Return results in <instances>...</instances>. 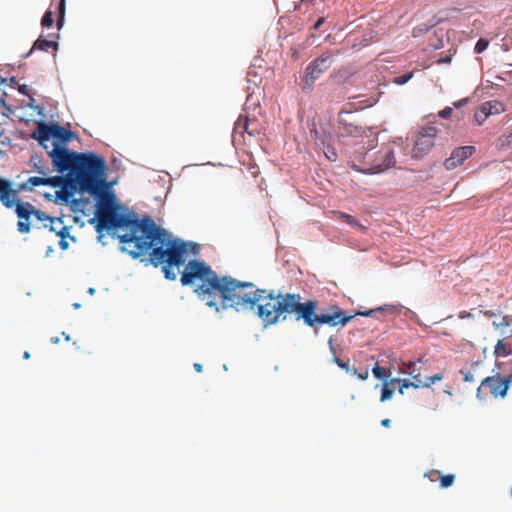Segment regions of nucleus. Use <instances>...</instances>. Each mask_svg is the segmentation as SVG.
Instances as JSON below:
<instances>
[{"instance_id": "obj_1", "label": "nucleus", "mask_w": 512, "mask_h": 512, "mask_svg": "<svg viewBox=\"0 0 512 512\" xmlns=\"http://www.w3.org/2000/svg\"><path fill=\"white\" fill-rule=\"evenodd\" d=\"M108 188L106 176H103L100 178L98 189L95 192H88L97 197V230L124 229V233L118 236L120 243L123 244V250L134 259L148 254L152 265H162L166 279L175 280L177 273L174 268L179 271L188 255H197L198 245L173 237L148 215L138 219L135 213H119L115 195Z\"/></svg>"}, {"instance_id": "obj_2", "label": "nucleus", "mask_w": 512, "mask_h": 512, "mask_svg": "<svg viewBox=\"0 0 512 512\" xmlns=\"http://www.w3.org/2000/svg\"><path fill=\"white\" fill-rule=\"evenodd\" d=\"M318 302L307 300L301 303V296L294 293L277 294L258 289V317L262 318L266 325L274 324L282 314H296V319L303 322L317 332L319 325L329 326L346 325L352 318L360 316H375L382 312V307L356 312L354 315H346L338 306H331L326 313L316 314Z\"/></svg>"}, {"instance_id": "obj_3", "label": "nucleus", "mask_w": 512, "mask_h": 512, "mask_svg": "<svg viewBox=\"0 0 512 512\" xmlns=\"http://www.w3.org/2000/svg\"><path fill=\"white\" fill-rule=\"evenodd\" d=\"M52 149L47 150L56 171L69 173L74 177L82 192H95L100 178L106 176L105 159L92 152L78 153L53 142Z\"/></svg>"}, {"instance_id": "obj_4", "label": "nucleus", "mask_w": 512, "mask_h": 512, "mask_svg": "<svg viewBox=\"0 0 512 512\" xmlns=\"http://www.w3.org/2000/svg\"><path fill=\"white\" fill-rule=\"evenodd\" d=\"M221 277H218L215 271L200 260H189L181 273V284L183 286L192 285L194 286V292L205 304L209 307L215 305L213 300V294L219 289L227 290V283L219 282Z\"/></svg>"}, {"instance_id": "obj_5", "label": "nucleus", "mask_w": 512, "mask_h": 512, "mask_svg": "<svg viewBox=\"0 0 512 512\" xmlns=\"http://www.w3.org/2000/svg\"><path fill=\"white\" fill-rule=\"evenodd\" d=\"M220 285L223 282L227 283V290L219 289L213 294V300L215 305L212 307L216 311L223 309L234 308L236 311H250L253 310L256 304V293L246 292V288H253V284L250 282H239L235 279L225 276L221 277Z\"/></svg>"}, {"instance_id": "obj_6", "label": "nucleus", "mask_w": 512, "mask_h": 512, "mask_svg": "<svg viewBox=\"0 0 512 512\" xmlns=\"http://www.w3.org/2000/svg\"><path fill=\"white\" fill-rule=\"evenodd\" d=\"M64 178L62 176L52 177H29L24 183L18 185L17 189L12 188L10 181L0 178V202L6 208H13L16 197L21 191H32L37 186L58 187L62 185Z\"/></svg>"}, {"instance_id": "obj_7", "label": "nucleus", "mask_w": 512, "mask_h": 512, "mask_svg": "<svg viewBox=\"0 0 512 512\" xmlns=\"http://www.w3.org/2000/svg\"><path fill=\"white\" fill-rule=\"evenodd\" d=\"M334 62V54L331 51H326L311 62L305 69L304 75L301 80V89L305 93L313 90L314 84L320 76L325 73Z\"/></svg>"}, {"instance_id": "obj_8", "label": "nucleus", "mask_w": 512, "mask_h": 512, "mask_svg": "<svg viewBox=\"0 0 512 512\" xmlns=\"http://www.w3.org/2000/svg\"><path fill=\"white\" fill-rule=\"evenodd\" d=\"M72 137V132L56 123H44L40 122L37 127V131L33 132L32 138L38 140L39 144L48 150L46 144L51 138L56 139V143H66Z\"/></svg>"}, {"instance_id": "obj_9", "label": "nucleus", "mask_w": 512, "mask_h": 512, "mask_svg": "<svg viewBox=\"0 0 512 512\" xmlns=\"http://www.w3.org/2000/svg\"><path fill=\"white\" fill-rule=\"evenodd\" d=\"M396 163L395 154L392 148L383 147L380 149L373 160L368 163V166L360 169L359 171L366 174H377L394 167Z\"/></svg>"}, {"instance_id": "obj_10", "label": "nucleus", "mask_w": 512, "mask_h": 512, "mask_svg": "<svg viewBox=\"0 0 512 512\" xmlns=\"http://www.w3.org/2000/svg\"><path fill=\"white\" fill-rule=\"evenodd\" d=\"M438 130L434 126L423 128L416 136L412 154L414 158H422L427 155L434 146V140Z\"/></svg>"}, {"instance_id": "obj_11", "label": "nucleus", "mask_w": 512, "mask_h": 512, "mask_svg": "<svg viewBox=\"0 0 512 512\" xmlns=\"http://www.w3.org/2000/svg\"><path fill=\"white\" fill-rule=\"evenodd\" d=\"M510 383L511 381L508 377L502 379L499 374L497 376L486 377L481 381V384L477 389V396L480 397L483 389H489V392L492 396L504 397L507 394Z\"/></svg>"}, {"instance_id": "obj_12", "label": "nucleus", "mask_w": 512, "mask_h": 512, "mask_svg": "<svg viewBox=\"0 0 512 512\" xmlns=\"http://www.w3.org/2000/svg\"><path fill=\"white\" fill-rule=\"evenodd\" d=\"M14 207L15 213L19 218V221L17 223L18 231L20 233H29L31 229L29 219L33 215L34 205H32L29 202L21 201L17 196Z\"/></svg>"}, {"instance_id": "obj_13", "label": "nucleus", "mask_w": 512, "mask_h": 512, "mask_svg": "<svg viewBox=\"0 0 512 512\" xmlns=\"http://www.w3.org/2000/svg\"><path fill=\"white\" fill-rule=\"evenodd\" d=\"M249 119L240 116L235 123L233 131V142L243 141V145L250 148L253 145L254 130L249 128Z\"/></svg>"}, {"instance_id": "obj_14", "label": "nucleus", "mask_w": 512, "mask_h": 512, "mask_svg": "<svg viewBox=\"0 0 512 512\" xmlns=\"http://www.w3.org/2000/svg\"><path fill=\"white\" fill-rule=\"evenodd\" d=\"M475 152L474 146H462L454 149L449 158L444 161L447 170H453L464 163Z\"/></svg>"}, {"instance_id": "obj_15", "label": "nucleus", "mask_w": 512, "mask_h": 512, "mask_svg": "<svg viewBox=\"0 0 512 512\" xmlns=\"http://www.w3.org/2000/svg\"><path fill=\"white\" fill-rule=\"evenodd\" d=\"M45 227H48L51 232H55L57 236L60 238L69 237V227L63 224L61 218L52 217L49 221V225L45 224Z\"/></svg>"}, {"instance_id": "obj_16", "label": "nucleus", "mask_w": 512, "mask_h": 512, "mask_svg": "<svg viewBox=\"0 0 512 512\" xmlns=\"http://www.w3.org/2000/svg\"><path fill=\"white\" fill-rule=\"evenodd\" d=\"M49 49H53V51L56 52L58 50V43L56 41L47 40V39H43L40 37L34 42L32 48L25 55V57L30 56L34 50H41V51L48 52Z\"/></svg>"}, {"instance_id": "obj_17", "label": "nucleus", "mask_w": 512, "mask_h": 512, "mask_svg": "<svg viewBox=\"0 0 512 512\" xmlns=\"http://www.w3.org/2000/svg\"><path fill=\"white\" fill-rule=\"evenodd\" d=\"M491 115V105L489 103H483L480 108L474 114V120L478 125L484 123V121Z\"/></svg>"}, {"instance_id": "obj_18", "label": "nucleus", "mask_w": 512, "mask_h": 512, "mask_svg": "<svg viewBox=\"0 0 512 512\" xmlns=\"http://www.w3.org/2000/svg\"><path fill=\"white\" fill-rule=\"evenodd\" d=\"M512 354V350L509 349L508 345L503 340H498L495 345L494 355L496 358L507 356Z\"/></svg>"}, {"instance_id": "obj_19", "label": "nucleus", "mask_w": 512, "mask_h": 512, "mask_svg": "<svg viewBox=\"0 0 512 512\" xmlns=\"http://www.w3.org/2000/svg\"><path fill=\"white\" fill-rule=\"evenodd\" d=\"M442 488H449L454 484L455 475L447 474L439 477Z\"/></svg>"}, {"instance_id": "obj_20", "label": "nucleus", "mask_w": 512, "mask_h": 512, "mask_svg": "<svg viewBox=\"0 0 512 512\" xmlns=\"http://www.w3.org/2000/svg\"><path fill=\"white\" fill-rule=\"evenodd\" d=\"M486 103H489L491 105V115L500 114L504 111V106L499 101L493 100L487 101Z\"/></svg>"}, {"instance_id": "obj_21", "label": "nucleus", "mask_w": 512, "mask_h": 512, "mask_svg": "<svg viewBox=\"0 0 512 512\" xmlns=\"http://www.w3.org/2000/svg\"><path fill=\"white\" fill-rule=\"evenodd\" d=\"M393 395V390L389 388L388 383L385 382L382 386L380 401L385 402L389 400Z\"/></svg>"}, {"instance_id": "obj_22", "label": "nucleus", "mask_w": 512, "mask_h": 512, "mask_svg": "<svg viewBox=\"0 0 512 512\" xmlns=\"http://www.w3.org/2000/svg\"><path fill=\"white\" fill-rule=\"evenodd\" d=\"M512 145V133L502 135L498 138V146L504 148Z\"/></svg>"}, {"instance_id": "obj_23", "label": "nucleus", "mask_w": 512, "mask_h": 512, "mask_svg": "<svg viewBox=\"0 0 512 512\" xmlns=\"http://www.w3.org/2000/svg\"><path fill=\"white\" fill-rule=\"evenodd\" d=\"M54 19L51 11H46L42 17L41 25L43 27H51L53 25Z\"/></svg>"}, {"instance_id": "obj_24", "label": "nucleus", "mask_w": 512, "mask_h": 512, "mask_svg": "<svg viewBox=\"0 0 512 512\" xmlns=\"http://www.w3.org/2000/svg\"><path fill=\"white\" fill-rule=\"evenodd\" d=\"M88 201L84 199H76L71 203V207L73 211H83L84 207L87 205Z\"/></svg>"}, {"instance_id": "obj_25", "label": "nucleus", "mask_w": 512, "mask_h": 512, "mask_svg": "<svg viewBox=\"0 0 512 512\" xmlns=\"http://www.w3.org/2000/svg\"><path fill=\"white\" fill-rule=\"evenodd\" d=\"M489 45V41L487 39H484V38H480L477 42H476V45H475V48H474V51L476 53H482L483 51H485L487 49Z\"/></svg>"}, {"instance_id": "obj_26", "label": "nucleus", "mask_w": 512, "mask_h": 512, "mask_svg": "<svg viewBox=\"0 0 512 512\" xmlns=\"http://www.w3.org/2000/svg\"><path fill=\"white\" fill-rule=\"evenodd\" d=\"M373 375L378 379H386L387 373L385 368L380 367L378 364H376L372 369Z\"/></svg>"}, {"instance_id": "obj_27", "label": "nucleus", "mask_w": 512, "mask_h": 512, "mask_svg": "<svg viewBox=\"0 0 512 512\" xmlns=\"http://www.w3.org/2000/svg\"><path fill=\"white\" fill-rule=\"evenodd\" d=\"M413 77V72H409L407 74L395 77L393 82L397 85L406 84Z\"/></svg>"}, {"instance_id": "obj_28", "label": "nucleus", "mask_w": 512, "mask_h": 512, "mask_svg": "<svg viewBox=\"0 0 512 512\" xmlns=\"http://www.w3.org/2000/svg\"><path fill=\"white\" fill-rule=\"evenodd\" d=\"M413 380L414 381H410L413 388L424 387V380L421 378L420 371H417V374H413Z\"/></svg>"}, {"instance_id": "obj_29", "label": "nucleus", "mask_w": 512, "mask_h": 512, "mask_svg": "<svg viewBox=\"0 0 512 512\" xmlns=\"http://www.w3.org/2000/svg\"><path fill=\"white\" fill-rule=\"evenodd\" d=\"M64 13H65V0H60V3H59V19L57 21L58 28H60L63 25Z\"/></svg>"}, {"instance_id": "obj_30", "label": "nucleus", "mask_w": 512, "mask_h": 512, "mask_svg": "<svg viewBox=\"0 0 512 512\" xmlns=\"http://www.w3.org/2000/svg\"><path fill=\"white\" fill-rule=\"evenodd\" d=\"M33 216H35L36 219L41 222L50 221V219L52 218V217L46 215L43 211L36 209L35 207H34Z\"/></svg>"}, {"instance_id": "obj_31", "label": "nucleus", "mask_w": 512, "mask_h": 512, "mask_svg": "<svg viewBox=\"0 0 512 512\" xmlns=\"http://www.w3.org/2000/svg\"><path fill=\"white\" fill-rule=\"evenodd\" d=\"M461 375L463 376L464 382H474V374L470 370H467L465 368L460 370Z\"/></svg>"}, {"instance_id": "obj_32", "label": "nucleus", "mask_w": 512, "mask_h": 512, "mask_svg": "<svg viewBox=\"0 0 512 512\" xmlns=\"http://www.w3.org/2000/svg\"><path fill=\"white\" fill-rule=\"evenodd\" d=\"M392 382H401V386L399 388L400 394H404V389L412 387L410 381L407 379H403V380L393 379Z\"/></svg>"}, {"instance_id": "obj_33", "label": "nucleus", "mask_w": 512, "mask_h": 512, "mask_svg": "<svg viewBox=\"0 0 512 512\" xmlns=\"http://www.w3.org/2000/svg\"><path fill=\"white\" fill-rule=\"evenodd\" d=\"M33 168L35 171H37L40 175H42V177H49L48 176V171L40 165V161L38 162H34L33 164Z\"/></svg>"}, {"instance_id": "obj_34", "label": "nucleus", "mask_w": 512, "mask_h": 512, "mask_svg": "<svg viewBox=\"0 0 512 512\" xmlns=\"http://www.w3.org/2000/svg\"><path fill=\"white\" fill-rule=\"evenodd\" d=\"M510 325V322L508 320V316H503L500 322H493V326L495 329H498L500 327H507Z\"/></svg>"}, {"instance_id": "obj_35", "label": "nucleus", "mask_w": 512, "mask_h": 512, "mask_svg": "<svg viewBox=\"0 0 512 512\" xmlns=\"http://www.w3.org/2000/svg\"><path fill=\"white\" fill-rule=\"evenodd\" d=\"M407 373L413 378V374H417V371H420L416 368L415 362H409L407 365Z\"/></svg>"}, {"instance_id": "obj_36", "label": "nucleus", "mask_w": 512, "mask_h": 512, "mask_svg": "<svg viewBox=\"0 0 512 512\" xmlns=\"http://www.w3.org/2000/svg\"><path fill=\"white\" fill-rule=\"evenodd\" d=\"M453 110L451 107H445L443 110L439 111V116L441 118H448L452 114Z\"/></svg>"}, {"instance_id": "obj_37", "label": "nucleus", "mask_w": 512, "mask_h": 512, "mask_svg": "<svg viewBox=\"0 0 512 512\" xmlns=\"http://www.w3.org/2000/svg\"><path fill=\"white\" fill-rule=\"evenodd\" d=\"M439 476V471L437 470H431L427 473H425V477H428L432 482L436 481Z\"/></svg>"}, {"instance_id": "obj_38", "label": "nucleus", "mask_w": 512, "mask_h": 512, "mask_svg": "<svg viewBox=\"0 0 512 512\" xmlns=\"http://www.w3.org/2000/svg\"><path fill=\"white\" fill-rule=\"evenodd\" d=\"M353 373L356 374L360 380H366L369 376V371L367 369L364 372L357 373V370L354 368Z\"/></svg>"}, {"instance_id": "obj_39", "label": "nucleus", "mask_w": 512, "mask_h": 512, "mask_svg": "<svg viewBox=\"0 0 512 512\" xmlns=\"http://www.w3.org/2000/svg\"><path fill=\"white\" fill-rule=\"evenodd\" d=\"M335 363L342 369H345L347 371H350L349 370V365L347 362H344L343 360H341L340 358H335Z\"/></svg>"}, {"instance_id": "obj_40", "label": "nucleus", "mask_w": 512, "mask_h": 512, "mask_svg": "<svg viewBox=\"0 0 512 512\" xmlns=\"http://www.w3.org/2000/svg\"><path fill=\"white\" fill-rule=\"evenodd\" d=\"M458 317L460 319H468V318H473V314L470 312H467V311H461V312H459Z\"/></svg>"}, {"instance_id": "obj_41", "label": "nucleus", "mask_w": 512, "mask_h": 512, "mask_svg": "<svg viewBox=\"0 0 512 512\" xmlns=\"http://www.w3.org/2000/svg\"><path fill=\"white\" fill-rule=\"evenodd\" d=\"M59 246L62 250L68 249L69 243L67 242L66 238H60Z\"/></svg>"}, {"instance_id": "obj_42", "label": "nucleus", "mask_w": 512, "mask_h": 512, "mask_svg": "<svg viewBox=\"0 0 512 512\" xmlns=\"http://www.w3.org/2000/svg\"><path fill=\"white\" fill-rule=\"evenodd\" d=\"M347 223L354 227H361L360 223L352 216H350V219H348Z\"/></svg>"}, {"instance_id": "obj_43", "label": "nucleus", "mask_w": 512, "mask_h": 512, "mask_svg": "<svg viewBox=\"0 0 512 512\" xmlns=\"http://www.w3.org/2000/svg\"><path fill=\"white\" fill-rule=\"evenodd\" d=\"M434 383H436L434 381V379L432 378V376H429L427 377L425 380H424V387L428 388L430 387L431 385H433Z\"/></svg>"}, {"instance_id": "obj_44", "label": "nucleus", "mask_w": 512, "mask_h": 512, "mask_svg": "<svg viewBox=\"0 0 512 512\" xmlns=\"http://www.w3.org/2000/svg\"><path fill=\"white\" fill-rule=\"evenodd\" d=\"M316 0H301L300 5H304L306 7L313 6Z\"/></svg>"}, {"instance_id": "obj_45", "label": "nucleus", "mask_w": 512, "mask_h": 512, "mask_svg": "<svg viewBox=\"0 0 512 512\" xmlns=\"http://www.w3.org/2000/svg\"><path fill=\"white\" fill-rule=\"evenodd\" d=\"M324 22H325V19H324L323 17L319 18V19L316 21V23L314 24L313 28H314L315 30L319 29V28L322 26V24H323Z\"/></svg>"}, {"instance_id": "obj_46", "label": "nucleus", "mask_w": 512, "mask_h": 512, "mask_svg": "<svg viewBox=\"0 0 512 512\" xmlns=\"http://www.w3.org/2000/svg\"><path fill=\"white\" fill-rule=\"evenodd\" d=\"M443 377L444 374L442 372L432 375V378L434 379L435 382L441 381Z\"/></svg>"}, {"instance_id": "obj_47", "label": "nucleus", "mask_w": 512, "mask_h": 512, "mask_svg": "<svg viewBox=\"0 0 512 512\" xmlns=\"http://www.w3.org/2000/svg\"><path fill=\"white\" fill-rule=\"evenodd\" d=\"M337 214L339 215L340 219H343L346 222L348 221V219H350V216H351V215H348V214L343 213V212H338Z\"/></svg>"}, {"instance_id": "obj_48", "label": "nucleus", "mask_w": 512, "mask_h": 512, "mask_svg": "<svg viewBox=\"0 0 512 512\" xmlns=\"http://www.w3.org/2000/svg\"><path fill=\"white\" fill-rule=\"evenodd\" d=\"M480 312L483 313V315L488 318L494 317L496 315L493 311H490V310L480 311Z\"/></svg>"}, {"instance_id": "obj_49", "label": "nucleus", "mask_w": 512, "mask_h": 512, "mask_svg": "<svg viewBox=\"0 0 512 512\" xmlns=\"http://www.w3.org/2000/svg\"><path fill=\"white\" fill-rule=\"evenodd\" d=\"M390 424H391V420H390V419H388V418L383 419V420L381 421V425H382L383 427L389 428V427H390Z\"/></svg>"}, {"instance_id": "obj_50", "label": "nucleus", "mask_w": 512, "mask_h": 512, "mask_svg": "<svg viewBox=\"0 0 512 512\" xmlns=\"http://www.w3.org/2000/svg\"><path fill=\"white\" fill-rule=\"evenodd\" d=\"M466 102H467V99H462V100H460V101L456 102V103L454 104V106H455V107H457V108H459V107H461V106H462L464 103H466Z\"/></svg>"}, {"instance_id": "obj_51", "label": "nucleus", "mask_w": 512, "mask_h": 512, "mask_svg": "<svg viewBox=\"0 0 512 512\" xmlns=\"http://www.w3.org/2000/svg\"><path fill=\"white\" fill-rule=\"evenodd\" d=\"M61 194H62V195H60V198H62V199H63V200H65V201L68 199V197H69V195H70V194H69L68 192H66V191H62V192H61Z\"/></svg>"}, {"instance_id": "obj_52", "label": "nucleus", "mask_w": 512, "mask_h": 512, "mask_svg": "<svg viewBox=\"0 0 512 512\" xmlns=\"http://www.w3.org/2000/svg\"><path fill=\"white\" fill-rule=\"evenodd\" d=\"M194 368L197 372H202V370H203V366L199 363H195Z\"/></svg>"}, {"instance_id": "obj_53", "label": "nucleus", "mask_w": 512, "mask_h": 512, "mask_svg": "<svg viewBox=\"0 0 512 512\" xmlns=\"http://www.w3.org/2000/svg\"><path fill=\"white\" fill-rule=\"evenodd\" d=\"M59 341H60V340H59V337H52V338H51V342H52L53 344H58V343H59Z\"/></svg>"}, {"instance_id": "obj_54", "label": "nucleus", "mask_w": 512, "mask_h": 512, "mask_svg": "<svg viewBox=\"0 0 512 512\" xmlns=\"http://www.w3.org/2000/svg\"><path fill=\"white\" fill-rule=\"evenodd\" d=\"M62 336H64V339L66 341H70V336L68 334H66L65 332H62Z\"/></svg>"}, {"instance_id": "obj_55", "label": "nucleus", "mask_w": 512, "mask_h": 512, "mask_svg": "<svg viewBox=\"0 0 512 512\" xmlns=\"http://www.w3.org/2000/svg\"><path fill=\"white\" fill-rule=\"evenodd\" d=\"M23 358H24V359H29V358H30V353H29V352H27V351H26V352H24V354H23Z\"/></svg>"}, {"instance_id": "obj_56", "label": "nucleus", "mask_w": 512, "mask_h": 512, "mask_svg": "<svg viewBox=\"0 0 512 512\" xmlns=\"http://www.w3.org/2000/svg\"><path fill=\"white\" fill-rule=\"evenodd\" d=\"M438 62H439V63H442V62H450V58H449V57H447V58H444V59H440Z\"/></svg>"}, {"instance_id": "obj_57", "label": "nucleus", "mask_w": 512, "mask_h": 512, "mask_svg": "<svg viewBox=\"0 0 512 512\" xmlns=\"http://www.w3.org/2000/svg\"><path fill=\"white\" fill-rule=\"evenodd\" d=\"M88 293L89 294H94L95 293V289L94 288H89L88 289Z\"/></svg>"}, {"instance_id": "obj_58", "label": "nucleus", "mask_w": 512, "mask_h": 512, "mask_svg": "<svg viewBox=\"0 0 512 512\" xmlns=\"http://www.w3.org/2000/svg\"><path fill=\"white\" fill-rule=\"evenodd\" d=\"M1 106H5V101L2 98H0V107Z\"/></svg>"}, {"instance_id": "obj_59", "label": "nucleus", "mask_w": 512, "mask_h": 512, "mask_svg": "<svg viewBox=\"0 0 512 512\" xmlns=\"http://www.w3.org/2000/svg\"><path fill=\"white\" fill-rule=\"evenodd\" d=\"M73 307H74L75 309H78V308H80V304H79V303H74V304H73Z\"/></svg>"}, {"instance_id": "obj_60", "label": "nucleus", "mask_w": 512, "mask_h": 512, "mask_svg": "<svg viewBox=\"0 0 512 512\" xmlns=\"http://www.w3.org/2000/svg\"><path fill=\"white\" fill-rule=\"evenodd\" d=\"M478 365H479V363H478V362H474V363H473V366H474V367H477Z\"/></svg>"}, {"instance_id": "obj_61", "label": "nucleus", "mask_w": 512, "mask_h": 512, "mask_svg": "<svg viewBox=\"0 0 512 512\" xmlns=\"http://www.w3.org/2000/svg\"><path fill=\"white\" fill-rule=\"evenodd\" d=\"M3 154H4V152L0 149V155H3Z\"/></svg>"}]
</instances>
